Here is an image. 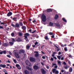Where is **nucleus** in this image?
Here are the masks:
<instances>
[{"label":"nucleus","instance_id":"nucleus-1","mask_svg":"<svg viewBox=\"0 0 74 74\" xmlns=\"http://www.w3.org/2000/svg\"><path fill=\"white\" fill-rule=\"evenodd\" d=\"M24 36L25 37V40L26 42H29V40L27 38V36H30V34H29L28 33H26L24 34Z\"/></svg>","mask_w":74,"mask_h":74},{"label":"nucleus","instance_id":"nucleus-2","mask_svg":"<svg viewBox=\"0 0 74 74\" xmlns=\"http://www.w3.org/2000/svg\"><path fill=\"white\" fill-rule=\"evenodd\" d=\"M41 19H42V21L44 22H46V21H47L46 16H45V15H44V14H42Z\"/></svg>","mask_w":74,"mask_h":74},{"label":"nucleus","instance_id":"nucleus-3","mask_svg":"<svg viewBox=\"0 0 74 74\" xmlns=\"http://www.w3.org/2000/svg\"><path fill=\"white\" fill-rule=\"evenodd\" d=\"M14 55L15 56L16 58L17 59H19V58H20V56H19V54H18L16 51H15L14 52Z\"/></svg>","mask_w":74,"mask_h":74},{"label":"nucleus","instance_id":"nucleus-4","mask_svg":"<svg viewBox=\"0 0 74 74\" xmlns=\"http://www.w3.org/2000/svg\"><path fill=\"white\" fill-rule=\"evenodd\" d=\"M53 73V74H59V71H56V69H53L52 70Z\"/></svg>","mask_w":74,"mask_h":74},{"label":"nucleus","instance_id":"nucleus-5","mask_svg":"<svg viewBox=\"0 0 74 74\" xmlns=\"http://www.w3.org/2000/svg\"><path fill=\"white\" fill-rule=\"evenodd\" d=\"M34 53H36V54H34V56L37 59H38V57L39 56V54L38 51H34Z\"/></svg>","mask_w":74,"mask_h":74},{"label":"nucleus","instance_id":"nucleus-6","mask_svg":"<svg viewBox=\"0 0 74 74\" xmlns=\"http://www.w3.org/2000/svg\"><path fill=\"white\" fill-rule=\"evenodd\" d=\"M29 60L31 62H34L36 61V59L34 58L31 57L29 58Z\"/></svg>","mask_w":74,"mask_h":74},{"label":"nucleus","instance_id":"nucleus-7","mask_svg":"<svg viewBox=\"0 0 74 74\" xmlns=\"http://www.w3.org/2000/svg\"><path fill=\"white\" fill-rule=\"evenodd\" d=\"M18 53L19 54H21V53H25V50L23 49H21L19 50Z\"/></svg>","mask_w":74,"mask_h":74},{"label":"nucleus","instance_id":"nucleus-8","mask_svg":"<svg viewBox=\"0 0 74 74\" xmlns=\"http://www.w3.org/2000/svg\"><path fill=\"white\" fill-rule=\"evenodd\" d=\"M41 70L42 74H46V71L44 69H41Z\"/></svg>","mask_w":74,"mask_h":74},{"label":"nucleus","instance_id":"nucleus-9","mask_svg":"<svg viewBox=\"0 0 74 74\" xmlns=\"http://www.w3.org/2000/svg\"><path fill=\"white\" fill-rule=\"evenodd\" d=\"M25 64L27 65L28 66H30V64H31L29 62V61L28 60H26L25 61Z\"/></svg>","mask_w":74,"mask_h":74},{"label":"nucleus","instance_id":"nucleus-10","mask_svg":"<svg viewBox=\"0 0 74 74\" xmlns=\"http://www.w3.org/2000/svg\"><path fill=\"white\" fill-rule=\"evenodd\" d=\"M16 66L18 70H21V66L19 65L16 64Z\"/></svg>","mask_w":74,"mask_h":74},{"label":"nucleus","instance_id":"nucleus-11","mask_svg":"<svg viewBox=\"0 0 74 74\" xmlns=\"http://www.w3.org/2000/svg\"><path fill=\"white\" fill-rule=\"evenodd\" d=\"M12 15V13L10 11L9 12H8L7 14V16H11Z\"/></svg>","mask_w":74,"mask_h":74},{"label":"nucleus","instance_id":"nucleus-12","mask_svg":"<svg viewBox=\"0 0 74 74\" xmlns=\"http://www.w3.org/2000/svg\"><path fill=\"white\" fill-rule=\"evenodd\" d=\"M54 25H55V26H56V27H59V29H60V25L59 24V23H55Z\"/></svg>","mask_w":74,"mask_h":74},{"label":"nucleus","instance_id":"nucleus-13","mask_svg":"<svg viewBox=\"0 0 74 74\" xmlns=\"http://www.w3.org/2000/svg\"><path fill=\"white\" fill-rule=\"evenodd\" d=\"M54 46L56 48L57 51H59L60 50V49L56 45H55Z\"/></svg>","mask_w":74,"mask_h":74},{"label":"nucleus","instance_id":"nucleus-14","mask_svg":"<svg viewBox=\"0 0 74 74\" xmlns=\"http://www.w3.org/2000/svg\"><path fill=\"white\" fill-rule=\"evenodd\" d=\"M6 67V65H3L2 64H1L0 65V67H3V68H5Z\"/></svg>","mask_w":74,"mask_h":74},{"label":"nucleus","instance_id":"nucleus-15","mask_svg":"<svg viewBox=\"0 0 74 74\" xmlns=\"http://www.w3.org/2000/svg\"><path fill=\"white\" fill-rule=\"evenodd\" d=\"M34 70H37L38 69V66L36 65H35L34 66Z\"/></svg>","mask_w":74,"mask_h":74},{"label":"nucleus","instance_id":"nucleus-16","mask_svg":"<svg viewBox=\"0 0 74 74\" xmlns=\"http://www.w3.org/2000/svg\"><path fill=\"white\" fill-rule=\"evenodd\" d=\"M16 41L18 42H21L22 41V40L21 39V38L19 37L16 40Z\"/></svg>","mask_w":74,"mask_h":74},{"label":"nucleus","instance_id":"nucleus-17","mask_svg":"<svg viewBox=\"0 0 74 74\" xmlns=\"http://www.w3.org/2000/svg\"><path fill=\"white\" fill-rule=\"evenodd\" d=\"M46 10L47 12H52V10L51 9H48Z\"/></svg>","mask_w":74,"mask_h":74},{"label":"nucleus","instance_id":"nucleus-18","mask_svg":"<svg viewBox=\"0 0 74 74\" xmlns=\"http://www.w3.org/2000/svg\"><path fill=\"white\" fill-rule=\"evenodd\" d=\"M24 73L25 74H29V72L27 70H25Z\"/></svg>","mask_w":74,"mask_h":74},{"label":"nucleus","instance_id":"nucleus-19","mask_svg":"<svg viewBox=\"0 0 74 74\" xmlns=\"http://www.w3.org/2000/svg\"><path fill=\"white\" fill-rule=\"evenodd\" d=\"M19 25L21 26H23V23H22L21 21H20L19 22Z\"/></svg>","mask_w":74,"mask_h":74},{"label":"nucleus","instance_id":"nucleus-20","mask_svg":"<svg viewBox=\"0 0 74 74\" xmlns=\"http://www.w3.org/2000/svg\"><path fill=\"white\" fill-rule=\"evenodd\" d=\"M15 26L16 27H19L20 26V25L18 23H16L15 24Z\"/></svg>","mask_w":74,"mask_h":74},{"label":"nucleus","instance_id":"nucleus-21","mask_svg":"<svg viewBox=\"0 0 74 74\" xmlns=\"http://www.w3.org/2000/svg\"><path fill=\"white\" fill-rule=\"evenodd\" d=\"M74 42H72L71 43L70 45H68L69 47H70V46H72V47H74Z\"/></svg>","mask_w":74,"mask_h":74},{"label":"nucleus","instance_id":"nucleus-22","mask_svg":"<svg viewBox=\"0 0 74 74\" xmlns=\"http://www.w3.org/2000/svg\"><path fill=\"white\" fill-rule=\"evenodd\" d=\"M21 29H23V30H26V27L23 26V25L21 27Z\"/></svg>","mask_w":74,"mask_h":74},{"label":"nucleus","instance_id":"nucleus-23","mask_svg":"<svg viewBox=\"0 0 74 74\" xmlns=\"http://www.w3.org/2000/svg\"><path fill=\"white\" fill-rule=\"evenodd\" d=\"M58 18H59V16L58 15L56 14L55 17V19H58Z\"/></svg>","mask_w":74,"mask_h":74},{"label":"nucleus","instance_id":"nucleus-24","mask_svg":"<svg viewBox=\"0 0 74 74\" xmlns=\"http://www.w3.org/2000/svg\"><path fill=\"white\" fill-rule=\"evenodd\" d=\"M58 64V66H60L61 65V62L60 61H57Z\"/></svg>","mask_w":74,"mask_h":74},{"label":"nucleus","instance_id":"nucleus-25","mask_svg":"<svg viewBox=\"0 0 74 74\" xmlns=\"http://www.w3.org/2000/svg\"><path fill=\"white\" fill-rule=\"evenodd\" d=\"M16 19H17V18L15 17H14L12 18V20H13L14 21H17Z\"/></svg>","mask_w":74,"mask_h":74},{"label":"nucleus","instance_id":"nucleus-26","mask_svg":"<svg viewBox=\"0 0 74 74\" xmlns=\"http://www.w3.org/2000/svg\"><path fill=\"white\" fill-rule=\"evenodd\" d=\"M53 25V23L51 22H50L49 23V26H52Z\"/></svg>","mask_w":74,"mask_h":74},{"label":"nucleus","instance_id":"nucleus-27","mask_svg":"<svg viewBox=\"0 0 74 74\" xmlns=\"http://www.w3.org/2000/svg\"><path fill=\"white\" fill-rule=\"evenodd\" d=\"M69 72H72V71H73V68L72 67H70L69 68Z\"/></svg>","mask_w":74,"mask_h":74},{"label":"nucleus","instance_id":"nucleus-28","mask_svg":"<svg viewBox=\"0 0 74 74\" xmlns=\"http://www.w3.org/2000/svg\"><path fill=\"white\" fill-rule=\"evenodd\" d=\"M30 46L29 45H27L26 46L27 49H30Z\"/></svg>","mask_w":74,"mask_h":74},{"label":"nucleus","instance_id":"nucleus-29","mask_svg":"<svg viewBox=\"0 0 74 74\" xmlns=\"http://www.w3.org/2000/svg\"><path fill=\"white\" fill-rule=\"evenodd\" d=\"M27 69H28V70H29V71H32V69L29 67H27Z\"/></svg>","mask_w":74,"mask_h":74},{"label":"nucleus","instance_id":"nucleus-30","mask_svg":"<svg viewBox=\"0 0 74 74\" xmlns=\"http://www.w3.org/2000/svg\"><path fill=\"white\" fill-rule=\"evenodd\" d=\"M3 45L4 47H7L8 45V44L6 43H3Z\"/></svg>","mask_w":74,"mask_h":74},{"label":"nucleus","instance_id":"nucleus-31","mask_svg":"<svg viewBox=\"0 0 74 74\" xmlns=\"http://www.w3.org/2000/svg\"><path fill=\"white\" fill-rule=\"evenodd\" d=\"M18 35L19 36H22V34L21 32H19L18 33Z\"/></svg>","mask_w":74,"mask_h":74},{"label":"nucleus","instance_id":"nucleus-32","mask_svg":"<svg viewBox=\"0 0 74 74\" xmlns=\"http://www.w3.org/2000/svg\"><path fill=\"white\" fill-rule=\"evenodd\" d=\"M55 53H56V52H54L53 53H52V57H54L55 55Z\"/></svg>","mask_w":74,"mask_h":74},{"label":"nucleus","instance_id":"nucleus-33","mask_svg":"<svg viewBox=\"0 0 74 74\" xmlns=\"http://www.w3.org/2000/svg\"><path fill=\"white\" fill-rule=\"evenodd\" d=\"M44 38L46 40H48V36H45Z\"/></svg>","mask_w":74,"mask_h":74},{"label":"nucleus","instance_id":"nucleus-34","mask_svg":"<svg viewBox=\"0 0 74 74\" xmlns=\"http://www.w3.org/2000/svg\"><path fill=\"white\" fill-rule=\"evenodd\" d=\"M9 43L11 45H12L14 44V42H9Z\"/></svg>","mask_w":74,"mask_h":74},{"label":"nucleus","instance_id":"nucleus-35","mask_svg":"<svg viewBox=\"0 0 74 74\" xmlns=\"http://www.w3.org/2000/svg\"><path fill=\"white\" fill-rule=\"evenodd\" d=\"M64 51H65L66 52V51H68V50L67 49V47H64Z\"/></svg>","mask_w":74,"mask_h":74},{"label":"nucleus","instance_id":"nucleus-36","mask_svg":"<svg viewBox=\"0 0 74 74\" xmlns=\"http://www.w3.org/2000/svg\"><path fill=\"white\" fill-rule=\"evenodd\" d=\"M62 20L64 21V22H67V21L65 19V18H62Z\"/></svg>","mask_w":74,"mask_h":74},{"label":"nucleus","instance_id":"nucleus-37","mask_svg":"<svg viewBox=\"0 0 74 74\" xmlns=\"http://www.w3.org/2000/svg\"><path fill=\"white\" fill-rule=\"evenodd\" d=\"M23 23L25 25H27V22H26V21H23Z\"/></svg>","mask_w":74,"mask_h":74},{"label":"nucleus","instance_id":"nucleus-38","mask_svg":"<svg viewBox=\"0 0 74 74\" xmlns=\"http://www.w3.org/2000/svg\"><path fill=\"white\" fill-rule=\"evenodd\" d=\"M57 58L58 59L60 60V58H61V57L60 56H57Z\"/></svg>","mask_w":74,"mask_h":74},{"label":"nucleus","instance_id":"nucleus-39","mask_svg":"<svg viewBox=\"0 0 74 74\" xmlns=\"http://www.w3.org/2000/svg\"><path fill=\"white\" fill-rule=\"evenodd\" d=\"M49 35H53V33L52 32H49Z\"/></svg>","mask_w":74,"mask_h":74},{"label":"nucleus","instance_id":"nucleus-40","mask_svg":"<svg viewBox=\"0 0 74 74\" xmlns=\"http://www.w3.org/2000/svg\"><path fill=\"white\" fill-rule=\"evenodd\" d=\"M11 36H12V37H14V33H12L11 34Z\"/></svg>","mask_w":74,"mask_h":74},{"label":"nucleus","instance_id":"nucleus-41","mask_svg":"<svg viewBox=\"0 0 74 74\" xmlns=\"http://www.w3.org/2000/svg\"><path fill=\"white\" fill-rule=\"evenodd\" d=\"M2 52L4 54H6V51H2Z\"/></svg>","mask_w":74,"mask_h":74},{"label":"nucleus","instance_id":"nucleus-42","mask_svg":"<svg viewBox=\"0 0 74 74\" xmlns=\"http://www.w3.org/2000/svg\"><path fill=\"white\" fill-rule=\"evenodd\" d=\"M7 56L9 58H11V56L10 55H7Z\"/></svg>","mask_w":74,"mask_h":74},{"label":"nucleus","instance_id":"nucleus-43","mask_svg":"<svg viewBox=\"0 0 74 74\" xmlns=\"http://www.w3.org/2000/svg\"><path fill=\"white\" fill-rule=\"evenodd\" d=\"M13 61L14 63H16V60L15 59L13 60Z\"/></svg>","mask_w":74,"mask_h":74},{"label":"nucleus","instance_id":"nucleus-44","mask_svg":"<svg viewBox=\"0 0 74 74\" xmlns=\"http://www.w3.org/2000/svg\"><path fill=\"white\" fill-rule=\"evenodd\" d=\"M0 29H3V27L0 25Z\"/></svg>","mask_w":74,"mask_h":74},{"label":"nucleus","instance_id":"nucleus-45","mask_svg":"<svg viewBox=\"0 0 74 74\" xmlns=\"http://www.w3.org/2000/svg\"><path fill=\"white\" fill-rule=\"evenodd\" d=\"M32 36L33 37H35L36 36V34H34L33 35H32Z\"/></svg>","mask_w":74,"mask_h":74},{"label":"nucleus","instance_id":"nucleus-46","mask_svg":"<svg viewBox=\"0 0 74 74\" xmlns=\"http://www.w3.org/2000/svg\"><path fill=\"white\" fill-rule=\"evenodd\" d=\"M12 42H15V39H14V38H12Z\"/></svg>","mask_w":74,"mask_h":74},{"label":"nucleus","instance_id":"nucleus-47","mask_svg":"<svg viewBox=\"0 0 74 74\" xmlns=\"http://www.w3.org/2000/svg\"><path fill=\"white\" fill-rule=\"evenodd\" d=\"M3 72H7V71L5 69H3Z\"/></svg>","mask_w":74,"mask_h":74},{"label":"nucleus","instance_id":"nucleus-48","mask_svg":"<svg viewBox=\"0 0 74 74\" xmlns=\"http://www.w3.org/2000/svg\"><path fill=\"white\" fill-rule=\"evenodd\" d=\"M36 22V21L35 20L34 21H32V22L33 23H35V22Z\"/></svg>","mask_w":74,"mask_h":74},{"label":"nucleus","instance_id":"nucleus-49","mask_svg":"<svg viewBox=\"0 0 74 74\" xmlns=\"http://www.w3.org/2000/svg\"><path fill=\"white\" fill-rule=\"evenodd\" d=\"M42 58V59H45V56H43Z\"/></svg>","mask_w":74,"mask_h":74},{"label":"nucleus","instance_id":"nucleus-50","mask_svg":"<svg viewBox=\"0 0 74 74\" xmlns=\"http://www.w3.org/2000/svg\"><path fill=\"white\" fill-rule=\"evenodd\" d=\"M38 44V42H36L35 43V45H37V44Z\"/></svg>","mask_w":74,"mask_h":74},{"label":"nucleus","instance_id":"nucleus-51","mask_svg":"<svg viewBox=\"0 0 74 74\" xmlns=\"http://www.w3.org/2000/svg\"><path fill=\"white\" fill-rule=\"evenodd\" d=\"M11 26H12L13 27H15V25H14L13 24H12L11 25Z\"/></svg>","mask_w":74,"mask_h":74},{"label":"nucleus","instance_id":"nucleus-52","mask_svg":"<svg viewBox=\"0 0 74 74\" xmlns=\"http://www.w3.org/2000/svg\"><path fill=\"white\" fill-rule=\"evenodd\" d=\"M36 32V30H35L34 31L32 32V33H35V32Z\"/></svg>","mask_w":74,"mask_h":74},{"label":"nucleus","instance_id":"nucleus-53","mask_svg":"<svg viewBox=\"0 0 74 74\" xmlns=\"http://www.w3.org/2000/svg\"><path fill=\"white\" fill-rule=\"evenodd\" d=\"M9 54L10 55H12V53L10 51L9 52Z\"/></svg>","mask_w":74,"mask_h":74},{"label":"nucleus","instance_id":"nucleus-54","mask_svg":"<svg viewBox=\"0 0 74 74\" xmlns=\"http://www.w3.org/2000/svg\"><path fill=\"white\" fill-rule=\"evenodd\" d=\"M51 37L52 38H54V37H55V36L52 35V36H51Z\"/></svg>","mask_w":74,"mask_h":74},{"label":"nucleus","instance_id":"nucleus-55","mask_svg":"<svg viewBox=\"0 0 74 74\" xmlns=\"http://www.w3.org/2000/svg\"><path fill=\"white\" fill-rule=\"evenodd\" d=\"M64 60V58L63 57L61 58V60Z\"/></svg>","mask_w":74,"mask_h":74},{"label":"nucleus","instance_id":"nucleus-56","mask_svg":"<svg viewBox=\"0 0 74 74\" xmlns=\"http://www.w3.org/2000/svg\"><path fill=\"white\" fill-rule=\"evenodd\" d=\"M51 61H53V58H51Z\"/></svg>","mask_w":74,"mask_h":74},{"label":"nucleus","instance_id":"nucleus-57","mask_svg":"<svg viewBox=\"0 0 74 74\" xmlns=\"http://www.w3.org/2000/svg\"><path fill=\"white\" fill-rule=\"evenodd\" d=\"M63 64H64V65H66V62H63Z\"/></svg>","mask_w":74,"mask_h":74},{"label":"nucleus","instance_id":"nucleus-58","mask_svg":"<svg viewBox=\"0 0 74 74\" xmlns=\"http://www.w3.org/2000/svg\"><path fill=\"white\" fill-rule=\"evenodd\" d=\"M46 68H47V69H49V66H46Z\"/></svg>","mask_w":74,"mask_h":74},{"label":"nucleus","instance_id":"nucleus-59","mask_svg":"<svg viewBox=\"0 0 74 74\" xmlns=\"http://www.w3.org/2000/svg\"><path fill=\"white\" fill-rule=\"evenodd\" d=\"M65 69H68V67L67 66H65Z\"/></svg>","mask_w":74,"mask_h":74},{"label":"nucleus","instance_id":"nucleus-60","mask_svg":"<svg viewBox=\"0 0 74 74\" xmlns=\"http://www.w3.org/2000/svg\"><path fill=\"white\" fill-rule=\"evenodd\" d=\"M64 71V70H61V72H62V73H63Z\"/></svg>","mask_w":74,"mask_h":74},{"label":"nucleus","instance_id":"nucleus-61","mask_svg":"<svg viewBox=\"0 0 74 74\" xmlns=\"http://www.w3.org/2000/svg\"><path fill=\"white\" fill-rule=\"evenodd\" d=\"M53 58L54 59H56V60H57V58H56V57H54Z\"/></svg>","mask_w":74,"mask_h":74},{"label":"nucleus","instance_id":"nucleus-62","mask_svg":"<svg viewBox=\"0 0 74 74\" xmlns=\"http://www.w3.org/2000/svg\"><path fill=\"white\" fill-rule=\"evenodd\" d=\"M61 54V52H60V51H59L58 52V55H60Z\"/></svg>","mask_w":74,"mask_h":74},{"label":"nucleus","instance_id":"nucleus-63","mask_svg":"<svg viewBox=\"0 0 74 74\" xmlns=\"http://www.w3.org/2000/svg\"><path fill=\"white\" fill-rule=\"evenodd\" d=\"M55 68V69H57V68H58V66H54Z\"/></svg>","mask_w":74,"mask_h":74},{"label":"nucleus","instance_id":"nucleus-64","mask_svg":"<svg viewBox=\"0 0 74 74\" xmlns=\"http://www.w3.org/2000/svg\"><path fill=\"white\" fill-rule=\"evenodd\" d=\"M1 25H4V23L3 22V23H1Z\"/></svg>","mask_w":74,"mask_h":74}]
</instances>
